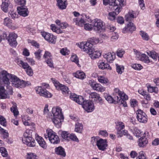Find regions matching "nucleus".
I'll list each match as a JSON object with an SVG mask.
<instances>
[{
    "label": "nucleus",
    "instance_id": "bf43d9fd",
    "mask_svg": "<svg viewBox=\"0 0 159 159\" xmlns=\"http://www.w3.org/2000/svg\"><path fill=\"white\" fill-rule=\"evenodd\" d=\"M125 53V51L123 49H118L116 52L117 56L120 57H122Z\"/></svg>",
    "mask_w": 159,
    "mask_h": 159
},
{
    "label": "nucleus",
    "instance_id": "4be33fe9",
    "mask_svg": "<svg viewBox=\"0 0 159 159\" xmlns=\"http://www.w3.org/2000/svg\"><path fill=\"white\" fill-rule=\"evenodd\" d=\"M57 4L59 8L61 10L65 9L67 5L66 0H57Z\"/></svg>",
    "mask_w": 159,
    "mask_h": 159
},
{
    "label": "nucleus",
    "instance_id": "ea45409f",
    "mask_svg": "<svg viewBox=\"0 0 159 159\" xmlns=\"http://www.w3.org/2000/svg\"><path fill=\"white\" fill-rule=\"evenodd\" d=\"M71 140L75 141L77 142H79V140L76 135L73 133L70 134L69 135L68 140Z\"/></svg>",
    "mask_w": 159,
    "mask_h": 159
},
{
    "label": "nucleus",
    "instance_id": "c03bdc74",
    "mask_svg": "<svg viewBox=\"0 0 159 159\" xmlns=\"http://www.w3.org/2000/svg\"><path fill=\"white\" fill-rule=\"evenodd\" d=\"M148 92L150 93L154 92L155 93H157L158 92V89L157 87H153L149 86L148 87Z\"/></svg>",
    "mask_w": 159,
    "mask_h": 159
},
{
    "label": "nucleus",
    "instance_id": "774afa93",
    "mask_svg": "<svg viewBox=\"0 0 159 159\" xmlns=\"http://www.w3.org/2000/svg\"><path fill=\"white\" fill-rule=\"evenodd\" d=\"M139 4L141 8L144 10L145 8V4L144 2V0H138Z\"/></svg>",
    "mask_w": 159,
    "mask_h": 159
},
{
    "label": "nucleus",
    "instance_id": "e433bc0d",
    "mask_svg": "<svg viewBox=\"0 0 159 159\" xmlns=\"http://www.w3.org/2000/svg\"><path fill=\"white\" fill-rule=\"evenodd\" d=\"M116 130H122L125 128L124 124L121 122L117 121L116 122Z\"/></svg>",
    "mask_w": 159,
    "mask_h": 159
},
{
    "label": "nucleus",
    "instance_id": "e2e57ef3",
    "mask_svg": "<svg viewBox=\"0 0 159 159\" xmlns=\"http://www.w3.org/2000/svg\"><path fill=\"white\" fill-rule=\"evenodd\" d=\"M133 133L134 135L138 138L141 136V132L140 130L137 128L134 129V132Z\"/></svg>",
    "mask_w": 159,
    "mask_h": 159
},
{
    "label": "nucleus",
    "instance_id": "9d476101",
    "mask_svg": "<svg viewBox=\"0 0 159 159\" xmlns=\"http://www.w3.org/2000/svg\"><path fill=\"white\" fill-rule=\"evenodd\" d=\"M83 108L88 112L93 111L94 109L93 102L89 100H86L82 104Z\"/></svg>",
    "mask_w": 159,
    "mask_h": 159
},
{
    "label": "nucleus",
    "instance_id": "0eeeda50",
    "mask_svg": "<svg viewBox=\"0 0 159 159\" xmlns=\"http://www.w3.org/2000/svg\"><path fill=\"white\" fill-rule=\"evenodd\" d=\"M51 80L55 87L58 89H60L61 90L63 94H66L69 93V89L67 87L60 84L59 82L53 78H52Z\"/></svg>",
    "mask_w": 159,
    "mask_h": 159
},
{
    "label": "nucleus",
    "instance_id": "603ef678",
    "mask_svg": "<svg viewBox=\"0 0 159 159\" xmlns=\"http://www.w3.org/2000/svg\"><path fill=\"white\" fill-rule=\"evenodd\" d=\"M99 139L98 137H92L91 141V143L93 146H97Z\"/></svg>",
    "mask_w": 159,
    "mask_h": 159
},
{
    "label": "nucleus",
    "instance_id": "c85d7f7f",
    "mask_svg": "<svg viewBox=\"0 0 159 159\" xmlns=\"http://www.w3.org/2000/svg\"><path fill=\"white\" fill-rule=\"evenodd\" d=\"M124 0H114L113 2H110L109 5H112L113 6H117L118 8H120L119 6H122L123 5Z\"/></svg>",
    "mask_w": 159,
    "mask_h": 159
},
{
    "label": "nucleus",
    "instance_id": "4d7b16f0",
    "mask_svg": "<svg viewBox=\"0 0 159 159\" xmlns=\"http://www.w3.org/2000/svg\"><path fill=\"white\" fill-rule=\"evenodd\" d=\"M16 3L18 5H21L23 7L25 4V0H14Z\"/></svg>",
    "mask_w": 159,
    "mask_h": 159
},
{
    "label": "nucleus",
    "instance_id": "7ed1b4c3",
    "mask_svg": "<svg viewBox=\"0 0 159 159\" xmlns=\"http://www.w3.org/2000/svg\"><path fill=\"white\" fill-rule=\"evenodd\" d=\"M79 47L83 51L86 52L89 55L92 54L94 49L93 48V45L88 41L81 42L79 45Z\"/></svg>",
    "mask_w": 159,
    "mask_h": 159
},
{
    "label": "nucleus",
    "instance_id": "9b49d317",
    "mask_svg": "<svg viewBox=\"0 0 159 159\" xmlns=\"http://www.w3.org/2000/svg\"><path fill=\"white\" fill-rule=\"evenodd\" d=\"M68 26V25L67 23H62L57 27H56L55 25L52 24L51 25V28L53 32L57 34H60L62 33V31L61 29L66 28Z\"/></svg>",
    "mask_w": 159,
    "mask_h": 159
},
{
    "label": "nucleus",
    "instance_id": "37998d69",
    "mask_svg": "<svg viewBox=\"0 0 159 159\" xmlns=\"http://www.w3.org/2000/svg\"><path fill=\"white\" fill-rule=\"evenodd\" d=\"M127 25L128 30L129 31L132 32L135 30L136 28L132 23L129 22Z\"/></svg>",
    "mask_w": 159,
    "mask_h": 159
},
{
    "label": "nucleus",
    "instance_id": "13d9d810",
    "mask_svg": "<svg viewBox=\"0 0 159 159\" xmlns=\"http://www.w3.org/2000/svg\"><path fill=\"white\" fill-rule=\"evenodd\" d=\"M69 135V134L67 132L64 131L62 132L61 136L63 139L68 140Z\"/></svg>",
    "mask_w": 159,
    "mask_h": 159
},
{
    "label": "nucleus",
    "instance_id": "69168bd1",
    "mask_svg": "<svg viewBox=\"0 0 159 159\" xmlns=\"http://www.w3.org/2000/svg\"><path fill=\"white\" fill-rule=\"evenodd\" d=\"M60 53L63 55H66L69 54V51L66 48H63L61 49Z\"/></svg>",
    "mask_w": 159,
    "mask_h": 159
},
{
    "label": "nucleus",
    "instance_id": "4468645a",
    "mask_svg": "<svg viewBox=\"0 0 159 159\" xmlns=\"http://www.w3.org/2000/svg\"><path fill=\"white\" fill-rule=\"evenodd\" d=\"M22 141L24 143L29 147H34L35 145V140L31 136L26 138H23Z\"/></svg>",
    "mask_w": 159,
    "mask_h": 159
},
{
    "label": "nucleus",
    "instance_id": "09e8293b",
    "mask_svg": "<svg viewBox=\"0 0 159 159\" xmlns=\"http://www.w3.org/2000/svg\"><path fill=\"white\" fill-rule=\"evenodd\" d=\"M0 152L3 157H7L8 155L6 149L4 147L0 148Z\"/></svg>",
    "mask_w": 159,
    "mask_h": 159
},
{
    "label": "nucleus",
    "instance_id": "7c9ffc66",
    "mask_svg": "<svg viewBox=\"0 0 159 159\" xmlns=\"http://www.w3.org/2000/svg\"><path fill=\"white\" fill-rule=\"evenodd\" d=\"M136 18L134 17V13L133 11H129L127 14L125 16V20L129 22L132 20L134 18Z\"/></svg>",
    "mask_w": 159,
    "mask_h": 159
},
{
    "label": "nucleus",
    "instance_id": "c9c22d12",
    "mask_svg": "<svg viewBox=\"0 0 159 159\" xmlns=\"http://www.w3.org/2000/svg\"><path fill=\"white\" fill-rule=\"evenodd\" d=\"M17 64L20 66L21 67L24 69H26L30 66L28 63L20 60H19L18 61Z\"/></svg>",
    "mask_w": 159,
    "mask_h": 159
},
{
    "label": "nucleus",
    "instance_id": "052dcab7",
    "mask_svg": "<svg viewBox=\"0 0 159 159\" xmlns=\"http://www.w3.org/2000/svg\"><path fill=\"white\" fill-rule=\"evenodd\" d=\"M42 51L40 49H39L38 51L34 52V54L35 56V58L38 59L39 60L40 59L41 57V53Z\"/></svg>",
    "mask_w": 159,
    "mask_h": 159
},
{
    "label": "nucleus",
    "instance_id": "423d86ee",
    "mask_svg": "<svg viewBox=\"0 0 159 159\" xmlns=\"http://www.w3.org/2000/svg\"><path fill=\"white\" fill-rule=\"evenodd\" d=\"M109 8L113 11L109 13L108 18L111 20H113L115 19L116 15H117L120 12V8H118L117 6H113L111 5H109Z\"/></svg>",
    "mask_w": 159,
    "mask_h": 159
},
{
    "label": "nucleus",
    "instance_id": "f257e3e1",
    "mask_svg": "<svg viewBox=\"0 0 159 159\" xmlns=\"http://www.w3.org/2000/svg\"><path fill=\"white\" fill-rule=\"evenodd\" d=\"M0 80L6 87L5 89L3 86H0V98L2 99L9 98V95L13 94V90L10 85L9 80L11 82L12 85L17 88H24L30 84L29 82L21 80L16 75L9 74L5 70L0 72Z\"/></svg>",
    "mask_w": 159,
    "mask_h": 159
},
{
    "label": "nucleus",
    "instance_id": "412c9836",
    "mask_svg": "<svg viewBox=\"0 0 159 159\" xmlns=\"http://www.w3.org/2000/svg\"><path fill=\"white\" fill-rule=\"evenodd\" d=\"M19 14L23 16H26L28 15V11L27 9L23 6L17 7Z\"/></svg>",
    "mask_w": 159,
    "mask_h": 159
},
{
    "label": "nucleus",
    "instance_id": "f03ea898",
    "mask_svg": "<svg viewBox=\"0 0 159 159\" xmlns=\"http://www.w3.org/2000/svg\"><path fill=\"white\" fill-rule=\"evenodd\" d=\"M46 132L47 134H45V138L46 139L48 138L49 141L51 143L54 144H57L60 142L59 137L52 130L47 129Z\"/></svg>",
    "mask_w": 159,
    "mask_h": 159
},
{
    "label": "nucleus",
    "instance_id": "dca6fc26",
    "mask_svg": "<svg viewBox=\"0 0 159 159\" xmlns=\"http://www.w3.org/2000/svg\"><path fill=\"white\" fill-rule=\"evenodd\" d=\"M3 24L5 25L11 29L15 30L17 28V26L13 24L12 20L8 17L5 18L4 19Z\"/></svg>",
    "mask_w": 159,
    "mask_h": 159
},
{
    "label": "nucleus",
    "instance_id": "f704fd0d",
    "mask_svg": "<svg viewBox=\"0 0 159 159\" xmlns=\"http://www.w3.org/2000/svg\"><path fill=\"white\" fill-rule=\"evenodd\" d=\"M52 119L53 122L55 125H58L61 124V120L63 119V118H60L59 117H54L52 118V117L51 118Z\"/></svg>",
    "mask_w": 159,
    "mask_h": 159
},
{
    "label": "nucleus",
    "instance_id": "338daca9",
    "mask_svg": "<svg viewBox=\"0 0 159 159\" xmlns=\"http://www.w3.org/2000/svg\"><path fill=\"white\" fill-rule=\"evenodd\" d=\"M26 71L27 75L30 76H32L33 74V71L30 66L26 69Z\"/></svg>",
    "mask_w": 159,
    "mask_h": 159
},
{
    "label": "nucleus",
    "instance_id": "79ce46f5",
    "mask_svg": "<svg viewBox=\"0 0 159 159\" xmlns=\"http://www.w3.org/2000/svg\"><path fill=\"white\" fill-rule=\"evenodd\" d=\"M116 65L117 72L119 74H121L123 72V70H124V66H123L119 65L118 64H116Z\"/></svg>",
    "mask_w": 159,
    "mask_h": 159
},
{
    "label": "nucleus",
    "instance_id": "20e7f679",
    "mask_svg": "<svg viewBox=\"0 0 159 159\" xmlns=\"http://www.w3.org/2000/svg\"><path fill=\"white\" fill-rule=\"evenodd\" d=\"M36 93L40 96L45 98H51L52 95L45 89L42 86H38L35 88Z\"/></svg>",
    "mask_w": 159,
    "mask_h": 159
},
{
    "label": "nucleus",
    "instance_id": "aec40b11",
    "mask_svg": "<svg viewBox=\"0 0 159 159\" xmlns=\"http://www.w3.org/2000/svg\"><path fill=\"white\" fill-rule=\"evenodd\" d=\"M104 58L108 62L111 63L115 58V54L114 53L108 52L103 55Z\"/></svg>",
    "mask_w": 159,
    "mask_h": 159
},
{
    "label": "nucleus",
    "instance_id": "58836bf2",
    "mask_svg": "<svg viewBox=\"0 0 159 159\" xmlns=\"http://www.w3.org/2000/svg\"><path fill=\"white\" fill-rule=\"evenodd\" d=\"M9 16H11L12 19L17 18L19 16V13L14 11H10L9 12Z\"/></svg>",
    "mask_w": 159,
    "mask_h": 159
},
{
    "label": "nucleus",
    "instance_id": "864d4df0",
    "mask_svg": "<svg viewBox=\"0 0 159 159\" xmlns=\"http://www.w3.org/2000/svg\"><path fill=\"white\" fill-rule=\"evenodd\" d=\"M131 66L134 69L138 70H140L142 69L143 68V67L140 64H133Z\"/></svg>",
    "mask_w": 159,
    "mask_h": 159
},
{
    "label": "nucleus",
    "instance_id": "39448f33",
    "mask_svg": "<svg viewBox=\"0 0 159 159\" xmlns=\"http://www.w3.org/2000/svg\"><path fill=\"white\" fill-rule=\"evenodd\" d=\"M93 29L97 32H100L103 29L104 25L103 22L101 20L96 19L93 20L92 22Z\"/></svg>",
    "mask_w": 159,
    "mask_h": 159
},
{
    "label": "nucleus",
    "instance_id": "de8ad7c7",
    "mask_svg": "<svg viewBox=\"0 0 159 159\" xmlns=\"http://www.w3.org/2000/svg\"><path fill=\"white\" fill-rule=\"evenodd\" d=\"M148 54L154 60L156 59L158 56L157 54L155 52H148Z\"/></svg>",
    "mask_w": 159,
    "mask_h": 159
},
{
    "label": "nucleus",
    "instance_id": "bb28decb",
    "mask_svg": "<svg viewBox=\"0 0 159 159\" xmlns=\"http://www.w3.org/2000/svg\"><path fill=\"white\" fill-rule=\"evenodd\" d=\"M73 75L75 77L81 80L84 79L85 77V73L80 71H77L73 74Z\"/></svg>",
    "mask_w": 159,
    "mask_h": 159
},
{
    "label": "nucleus",
    "instance_id": "5701e85b",
    "mask_svg": "<svg viewBox=\"0 0 159 159\" xmlns=\"http://www.w3.org/2000/svg\"><path fill=\"white\" fill-rule=\"evenodd\" d=\"M55 152L57 154L60 155L62 157H65L66 153L65 149L61 147L60 146L55 149Z\"/></svg>",
    "mask_w": 159,
    "mask_h": 159
},
{
    "label": "nucleus",
    "instance_id": "49530a36",
    "mask_svg": "<svg viewBox=\"0 0 159 159\" xmlns=\"http://www.w3.org/2000/svg\"><path fill=\"white\" fill-rule=\"evenodd\" d=\"M70 60L72 62H75L78 66L79 65V59L76 55H72L71 57Z\"/></svg>",
    "mask_w": 159,
    "mask_h": 159
},
{
    "label": "nucleus",
    "instance_id": "3c124183",
    "mask_svg": "<svg viewBox=\"0 0 159 159\" xmlns=\"http://www.w3.org/2000/svg\"><path fill=\"white\" fill-rule=\"evenodd\" d=\"M84 29L90 31L93 28V24L89 23L85 24L84 25Z\"/></svg>",
    "mask_w": 159,
    "mask_h": 159
},
{
    "label": "nucleus",
    "instance_id": "0e129e2a",
    "mask_svg": "<svg viewBox=\"0 0 159 159\" xmlns=\"http://www.w3.org/2000/svg\"><path fill=\"white\" fill-rule=\"evenodd\" d=\"M0 124L4 126H6V119L2 116H0Z\"/></svg>",
    "mask_w": 159,
    "mask_h": 159
},
{
    "label": "nucleus",
    "instance_id": "6ab92c4d",
    "mask_svg": "<svg viewBox=\"0 0 159 159\" xmlns=\"http://www.w3.org/2000/svg\"><path fill=\"white\" fill-rule=\"evenodd\" d=\"M115 99H117V102L118 103H120L123 104V106H127V104L125 101L128 99V96L125 94L119 97L118 96L115 97Z\"/></svg>",
    "mask_w": 159,
    "mask_h": 159
},
{
    "label": "nucleus",
    "instance_id": "8fccbe9b",
    "mask_svg": "<svg viewBox=\"0 0 159 159\" xmlns=\"http://www.w3.org/2000/svg\"><path fill=\"white\" fill-rule=\"evenodd\" d=\"M32 130H27L23 134V138H26L29 137L31 136Z\"/></svg>",
    "mask_w": 159,
    "mask_h": 159
},
{
    "label": "nucleus",
    "instance_id": "a211bd4d",
    "mask_svg": "<svg viewBox=\"0 0 159 159\" xmlns=\"http://www.w3.org/2000/svg\"><path fill=\"white\" fill-rule=\"evenodd\" d=\"M52 112L53 116L63 118V116L61 112V109L59 107H53L52 109Z\"/></svg>",
    "mask_w": 159,
    "mask_h": 159
},
{
    "label": "nucleus",
    "instance_id": "a18cd8bd",
    "mask_svg": "<svg viewBox=\"0 0 159 159\" xmlns=\"http://www.w3.org/2000/svg\"><path fill=\"white\" fill-rule=\"evenodd\" d=\"M140 34L142 37L143 39L145 40H148L149 39V37L148 34L145 32L143 31H140Z\"/></svg>",
    "mask_w": 159,
    "mask_h": 159
},
{
    "label": "nucleus",
    "instance_id": "2f4dec72",
    "mask_svg": "<svg viewBox=\"0 0 159 159\" xmlns=\"http://www.w3.org/2000/svg\"><path fill=\"white\" fill-rule=\"evenodd\" d=\"M92 53V54L89 55H91V57L92 59L98 58L101 55V52L100 51L95 50L94 49Z\"/></svg>",
    "mask_w": 159,
    "mask_h": 159
},
{
    "label": "nucleus",
    "instance_id": "4c0bfd02",
    "mask_svg": "<svg viewBox=\"0 0 159 159\" xmlns=\"http://www.w3.org/2000/svg\"><path fill=\"white\" fill-rule=\"evenodd\" d=\"M139 60L143 61L144 62L146 63H148L150 62L148 57L145 54H142V55Z\"/></svg>",
    "mask_w": 159,
    "mask_h": 159
},
{
    "label": "nucleus",
    "instance_id": "1a4fd4ad",
    "mask_svg": "<svg viewBox=\"0 0 159 159\" xmlns=\"http://www.w3.org/2000/svg\"><path fill=\"white\" fill-rule=\"evenodd\" d=\"M137 118L138 120L140 123H146L148 121L147 115L142 110H138L136 113Z\"/></svg>",
    "mask_w": 159,
    "mask_h": 159
},
{
    "label": "nucleus",
    "instance_id": "72a5a7b5",
    "mask_svg": "<svg viewBox=\"0 0 159 159\" xmlns=\"http://www.w3.org/2000/svg\"><path fill=\"white\" fill-rule=\"evenodd\" d=\"M139 145L140 147H144L147 144L148 141L146 138L143 137L139 139Z\"/></svg>",
    "mask_w": 159,
    "mask_h": 159
},
{
    "label": "nucleus",
    "instance_id": "cd10ccee",
    "mask_svg": "<svg viewBox=\"0 0 159 159\" xmlns=\"http://www.w3.org/2000/svg\"><path fill=\"white\" fill-rule=\"evenodd\" d=\"M92 88L94 90L101 92H104L105 90V88L103 87L100 84L96 83Z\"/></svg>",
    "mask_w": 159,
    "mask_h": 159
},
{
    "label": "nucleus",
    "instance_id": "b1692460",
    "mask_svg": "<svg viewBox=\"0 0 159 159\" xmlns=\"http://www.w3.org/2000/svg\"><path fill=\"white\" fill-rule=\"evenodd\" d=\"M36 139L39 145L44 149H46L47 146L43 139L41 137L38 135Z\"/></svg>",
    "mask_w": 159,
    "mask_h": 159
},
{
    "label": "nucleus",
    "instance_id": "f3484780",
    "mask_svg": "<svg viewBox=\"0 0 159 159\" xmlns=\"http://www.w3.org/2000/svg\"><path fill=\"white\" fill-rule=\"evenodd\" d=\"M97 146L99 150L104 151L107 146L106 140L102 139H99Z\"/></svg>",
    "mask_w": 159,
    "mask_h": 159
},
{
    "label": "nucleus",
    "instance_id": "a878e982",
    "mask_svg": "<svg viewBox=\"0 0 159 159\" xmlns=\"http://www.w3.org/2000/svg\"><path fill=\"white\" fill-rule=\"evenodd\" d=\"M73 21L74 23H75L76 25L80 27H82L84 25L85 23V21L82 18L80 19L77 18H74Z\"/></svg>",
    "mask_w": 159,
    "mask_h": 159
},
{
    "label": "nucleus",
    "instance_id": "393cba45",
    "mask_svg": "<svg viewBox=\"0 0 159 159\" xmlns=\"http://www.w3.org/2000/svg\"><path fill=\"white\" fill-rule=\"evenodd\" d=\"M98 66L99 69L104 70L107 69V70H111V67L109 66V64L107 63H105L104 62L99 61L98 63Z\"/></svg>",
    "mask_w": 159,
    "mask_h": 159
},
{
    "label": "nucleus",
    "instance_id": "a19ab883",
    "mask_svg": "<svg viewBox=\"0 0 159 159\" xmlns=\"http://www.w3.org/2000/svg\"><path fill=\"white\" fill-rule=\"evenodd\" d=\"M99 82L102 83L106 84L108 83V80L107 78L104 76H100L98 78Z\"/></svg>",
    "mask_w": 159,
    "mask_h": 159
},
{
    "label": "nucleus",
    "instance_id": "2eb2a0df",
    "mask_svg": "<svg viewBox=\"0 0 159 159\" xmlns=\"http://www.w3.org/2000/svg\"><path fill=\"white\" fill-rule=\"evenodd\" d=\"M89 98L93 99L94 101L100 104L103 103L102 98L100 97L99 95L96 92L91 93L89 94Z\"/></svg>",
    "mask_w": 159,
    "mask_h": 159
},
{
    "label": "nucleus",
    "instance_id": "ddd939ff",
    "mask_svg": "<svg viewBox=\"0 0 159 159\" xmlns=\"http://www.w3.org/2000/svg\"><path fill=\"white\" fill-rule=\"evenodd\" d=\"M70 98L78 104L82 105L85 101L82 96H78L75 94H71L70 96Z\"/></svg>",
    "mask_w": 159,
    "mask_h": 159
},
{
    "label": "nucleus",
    "instance_id": "5fc2aeb1",
    "mask_svg": "<svg viewBox=\"0 0 159 159\" xmlns=\"http://www.w3.org/2000/svg\"><path fill=\"white\" fill-rule=\"evenodd\" d=\"M118 34L116 33H113L111 38V41L112 42L115 41L118 39Z\"/></svg>",
    "mask_w": 159,
    "mask_h": 159
},
{
    "label": "nucleus",
    "instance_id": "f8f14e48",
    "mask_svg": "<svg viewBox=\"0 0 159 159\" xmlns=\"http://www.w3.org/2000/svg\"><path fill=\"white\" fill-rule=\"evenodd\" d=\"M41 34L44 39L48 42L54 44L56 41V37L53 34L44 32H41Z\"/></svg>",
    "mask_w": 159,
    "mask_h": 159
},
{
    "label": "nucleus",
    "instance_id": "c756f323",
    "mask_svg": "<svg viewBox=\"0 0 159 159\" xmlns=\"http://www.w3.org/2000/svg\"><path fill=\"white\" fill-rule=\"evenodd\" d=\"M11 103L13 106L11 108V111L13 113L15 116L16 117L19 114V111L17 109L16 104L13 102H12Z\"/></svg>",
    "mask_w": 159,
    "mask_h": 159
},
{
    "label": "nucleus",
    "instance_id": "473e14b6",
    "mask_svg": "<svg viewBox=\"0 0 159 159\" xmlns=\"http://www.w3.org/2000/svg\"><path fill=\"white\" fill-rule=\"evenodd\" d=\"M83 129V126L82 124L79 123H76L75 131L79 133H81Z\"/></svg>",
    "mask_w": 159,
    "mask_h": 159
},
{
    "label": "nucleus",
    "instance_id": "6e6d98bb",
    "mask_svg": "<svg viewBox=\"0 0 159 159\" xmlns=\"http://www.w3.org/2000/svg\"><path fill=\"white\" fill-rule=\"evenodd\" d=\"M99 40L97 38H93L90 39L89 40L88 42H89L93 45V44H95L99 42Z\"/></svg>",
    "mask_w": 159,
    "mask_h": 159
},
{
    "label": "nucleus",
    "instance_id": "6e6552de",
    "mask_svg": "<svg viewBox=\"0 0 159 159\" xmlns=\"http://www.w3.org/2000/svg\"><path fill=\"white\" fill-rule=\"evenodd\" d=\"M17 37V34L14 32L9 34L7 39V40L9 45L12 47H16L17 44L16 39Z\"/></svg>",
    "mask_w": 159,
    "mask_h": 159
},
{
    "label": "nucleus",
    "instance_id": "680f3d73",
    "mask_svg": "<svg viewBox=\"0 0 159 159\" xmlns=\"http://www.w3.org/2000/svg\"><path fill=\"white\" fill-rule=\"evenodd\" d=\"M105 98L110 103H112L114 101L113 98L109 95L107 94V96H105Z\"/></svg>",
    "mask_w": 159,
    "mask_h": 159
}]
</instances>
